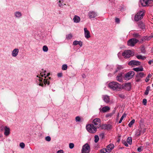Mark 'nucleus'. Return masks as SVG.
<instances>
[{"instance_id": "nucleus-23", "label": "nucleus", "mask_w": 153, "mask_h": 153, "mask_svg": "<svg viewBox=\"0 0 153 153\" xmlns=\"http://www.w3.org/2000/svg\"><path fill=\"white\" fill-rule=\"evenodd\" d=\"M102 98L103 100L106 103H108L109 102V97L107 95H104L102 96Z\"/></svg>"}, {"instance_id": "nucleus-35", "label": "nucleus", "mask_w": 153, "mask_h": 153, "mask_svg": "<svg viewBox=\"0 0 153 153\" xmlns=\"http://www.w3.org/2000/svg\"><path fill=\"white\" fill-rule=\"evenodd\" d=\"M134 122L135 120L134 119H133L128 124V126L130 127H131L132 126L134 123Z\"/></svg>"}, {"instance_id": "nucleus-30", "label": "nucleus", "mask_w": 153, "mask_h": 153, "mask_svg": "<svg viewBox=\"0 0 153 153\" xmlns=\"http://www.w3.org/2000/svg\"><path fill=\"white\" fill-rule=\"evenodd\" d=\"M150 86H148L146 88V90L144 94L146 95H147L149 93V91L150 90Z\"/></svg>"}, {"instance_id": "nucleus-37", "label": "nucleus", "mask_w": 153, "mask_h": 153, "mask_svg": "<svg viewBox=\"0 0 153 153\" xmlns=\"http://www.w3.org/2000/svg\"><path fill=\"white\" fill-rule=\"evenodd\" d=\"M42 50L44 52H46L48 50V47L46 45H44L43 47Z\"/></svg>"}, {"instance_id": "nucleus-53", "label": "nucleus", "mask_w": 153, "mask_h": 153, "mask_svg": "<svg viewBox=\"0 0 153 153\" xmlns=\"http://www.w3.org/2000/svg\"><path fill=\"white\" fill-rule=\"evenodd\" d=\"M143 103L145 105L147 102V100L145 99H144L143 100Z\"/></svg>"}, {"instance_id": "nucleus-42", "label": "nucleus", "mask_w": 153, "mask_h": 153, "mask_svg": "<svg viewBox=\"0 0 153 153\" xmlns=\"http://www.w3.org/2000/svg\"><path fill=\"white\" fill-rule=\"evenodd\" d=\"M46 75V74L45 73L44 74H43L42 73H41L40 74V76L41 77L44 76L45 78H46V76H45ZM49 75H50V73H48L47 74L46 77L48 76Z\"/></svg>"}, {"instance_id": "nucleus-19", "label": "nucleus", "mask_w": 153, "mask_h": 153, "mask_svg": "<svg viewBox=\"0 0 153 153\" xmlns=\"http://www.w3.org/2000/svg\"><path fill=\"white\" fill-rule=\"evenodd\" d=\"M106 68L109 71H112L114 69H115V68L113 65H107L106 67Z\"/></svg>"}, {"instance_id": "nucleus-44", "label": "nucleus", "mask_w": 153, "mask_h": 153, "mask_svg": "<svg viewBox=\"0 0 153 153\" xmlns=\"http://www.w3.org/2000/svg\"><path fill=\"white\" fill-rule=\"evenodd\" d=\"M45 140L47 141H50L51 140V138L50 137L48 136L45 137Z\"/></svg>"}, {"instance_id": "nucleus-49", "label": "nucleus", "mask_w": 153, "mask_h": 153, "mask_svg": "<svg viewBox=\"0 0 153 153\" xmlns=\"http://www.w3.org/2000/svg\"><path fill=\"white\" fill-rule=\"evenodd\" d=\"M123 144L126 147L128 146V145L127 144V143L126 141H123Z\"/></svg>"}, {"instance_id": "nucleus-9", "label": "nucleus", "mask_w": 153, "mask_h": 153, "mask_svg": "<svg viewBox=\"0 0 153 153\" xmlns=\"http://www.w3.org/2000/svg\"><path fill=\"white\" fill-rule=\"evenodd\" d=\"M128 65L131 66H138L140 65V62L135 60H132L128 62Z\"/></svg>"}, {"instance_id": "nucleus-43", "label": "nucleus", "mask_w": 153, "mask_h": 153, "mask_svg": "<svg viewBox=\"0 0 153 153\" xmlns=\"http://www.w3.org/2000/svg\"><path fill=\"white\" fill-rule=\"evenodd\" d=\"M19 146L22 149H24L25 147V144L23 143H21L19 144Z\"/></svg>"}, {"instance_id": "nucleus-56", "label": "nucleus", "mask_w": 153, "mask_h": 153, "mask_svg": "<svg viewBox=\"0 0 153 153\" xmlns=\"http://www.w3.org/2000/svg\"><path fill=\"white\" fill-rule=\"evenodd\" d=\"M146 36H144L143 39H141V41L140 42V43H142L143 42V41L144 40L146 39Z\"/></svg>"}, {"instance_id": "nucleus-24", "label": "nucleus", "mask_w": 153, "mask_h": 153, "mask_svg": "<svg viewBox=\"0 0 153 153\" xmlns=\"http://www.w3.org/2000/svg\"><path fill=\"white\" fill-rule=\"evenodd\" d=\"M142 132V130L141 128H140L138 129L135 132V135L138 137L141 134Z\"/></svg>"}, {"instance_id": "nucleus-59", "label": "nucleus", "mask_w": 153, "mask_h": 153, "mask_svg": "<svg viewBox=\"0 0 153 153\" xmlns=\"http://www.w3.org/2000/svg\"><path fill=\"white\" fill-rule=\"evenodd\" d=\"M138 152H140L141 151V148L140 147H138L137 149Z\"/></svg>"}, {"instance_id": "nucleus-5", "label": "nucleus", "mask_w": 153, "mask_h": 153, "mask_svg": "<svg viewBox=\"0 0 153 153\" xmlns=\"http://www.w3.org/2000/svg\"><path fill=\"white\" fill-rule=\"evenodd\" d=\"M90 146L87 143L83 146L81 150L82 153H89L90 151Z\"/></svg>"}, {"instance_id": "nucleus-28", "label": "nucleus", "mask_w": 153, "mask_h": 153, "mask_svg": "<svg viewBox=\"0 0 153 153\" xmlns=\"http://www.w3.org/2000/svg\"><path fill=\"white\" fill-rule=\"evenodd\" d=\"M133 37L139 39L141 37V36L138 33H134L132 34Z\"/></svg>"}, {"instance_id": "nucleus-12", "label": "nucleus", "mask_w": 153, "mask_h": 153, "mask_svg": "<svg viewBox=\"0 0 153 153\" xmlns=\"http://www.w3.org/2000/svg\"><path fill=\"white\" fill-rule=\"evenodd\" d=\"M84 35L85 38L88 39L91 37L89 31L87 30L86 28H84Z\"/></svg>"}, {"instance_id": "nucleus-63", "label": "nucleus", "mask_w": 153, "mask_h": 153, "mask_svg": "<svg viewBox=\"0 0 153 153\" xmlns=\"http://www.w3.org/2000/svg\"><path fill=\"white\" fill-rule=\"evenodd\" d=\"M120 55H121V53H120L119 52L118 53V57H119V56H120Z\"/></svg>"}, {"instance_id": "nucleus-2", "label": "nucleus", "mask_w": 153, "mask_h": 153, "mask_svg": "<svg viewBox=\"0 0 153 153\" xmlns=\"http://www.w3.org/2000/svg\"><path fill=\"white\" fill-rule=\"evenodd\" d=\"M86 128L88 131L91 133H94L97 131V128L95 127L93 124L87 125Z\"/></svg>"}, {"instance_id": "nucleus-50", "label": "nucleus", "mask_w": 153, "mask_h": 153, "mask_svg": "<svg viewBox=\"0 0 153 153\" xmlns=\"http://www.w3.org/2000/svg\"><path fill=\"white\" fill-rule=\"evenodd\" d=\"M125 86L126 87H128L129 88H131V84L129 83H127L125 84Z\"/></svg>"}, {"instance_id": "nucleus-6", "label": "nucleus", "mask_w": 153, "mask_h": 153, "mask_svg": "<svg viewBox=\"0 0 153 153\" xmlns=\"http://www.w3.org/2000/svg\"><path fill=\"white\" fill-rule=\"evenodd\" d=\"M139 42V40L135 38L130 39L127 42L128 46L133 47L135 45Z\"/></svg>"}, {"instance_id": "nucleus-10", "label": "nucleus", "mask_w": 153, "mask_h": 153, "mask_svg": "<svg viewBox=\"0 0 153 153\" xmlns=\"http://www.w3.org/2000/svg\"><path fill=\"white\" fill-rule=\"evenodd\" d=\"M88 16L90 19H91L96 17L97 16V14L95 12L91 11L89 12Z\"/></svg>"}, {"instance_id": "nucleus-22", "label": "nucleus", "mask_w": 153, "mask_h": 153, "mask_svg": "<svg viewBox=\"0 0 153 153\" xmlns=\"http://www.w3.org/2000/svg\"><path fill=\"white\" fill-rule=\"evenodd\" d=\"M10 133V129L9 128L7 127V126L5 127V131L4 132V134L6 136H8Z\"/></svg>"}, {"instance_id": "nucleus-21", "label": "nucleus", "mask_w": 153, "mask_h": 153, "mask_svg": "<svg viewBox=\"0 0 153 153\" xmlns=\"http://www.w3.org/2000/svg\"><path fill=\"white\" fill-rule=\"evenodd\" d=\"M133 70L136 72H138L139 71H143V68L142 66H140V67L133 68Z\"/></svg>"}, {"instance_id": "nucleus-55", "label": "nucleus", "mask_w": 153, "mask_h": 153, "mask_svg": "<svg viewBox=\"0 0 153 153\" xmlns=\"http://www.w3.org/2000/svg\"><path fill=\"white\" fill-rule=\"evenodd\" d=\"M57 76L58 77H62V73H58L57 74Z\"/></svg>"}, {"instance_id": "nucleus-8", "label": "nucleus", "mask_w": 153, "mask_h": 153, "mask_svg": "<svg viewBox=\"0 0 153 153\" xmlns=\"http://www.w3.org/2000/svg\"><path fill=\"white\" fill-rule=\"evenodd\" d=\"M134 72L133 71H130L125 75V77L126 79H131L134 75Z\"/></svg>"}, {"instance_id": "nucleus-18", "label": "nucleus", "mask_w": 153, "mask_h": 153, "mask_svg": "<svg viewBox=\"0 0 153 153\" xmlns=\"http://www.w3.org/2000/svg\"><path fill=\"white\" fill-rule=\"evenodd\" d=\"M148 0H140V3L143 6H146L148 4Z\"/></svg>"}, {"instance_id": "nucleus-31", "label": "nucleus", "mask_w": 153, "mask_h": 153, "mask_svg": "<svg viewBox=\"0 0 153 153\" xmlns=\"http://www.w3.org/2000/svg\"><path fill=\"white\" fill-rule=\"evenodd\" d=\"M152 74H149L148 76H147L146 78L145 79V81L146 82H148L149 80V78H151L152 76Z\"/></svg>"}, {"instance_id": "nucleus-58", "label": "nucleus", "mask_w": 153, "mask_h": 153, "mask_svg": "<svg viewBox=\"0 0 153 153\" xmlns=\"http://www.w3.org/2000/svg\"><path fill=\"white\" fill-rule=\"evenodd\" d=\"M112 115V114H107L106 115V117H111Z\"/></svg>"}, {"instance_id": "nucleus-45", "label": "nucleus", "mask_w": 153, "mask_h": 153, "mask_svg": "<svg viewBox=\"0 0 153 153\" xmlns=\"http://www.w3.org/2000/svg\"><path fill=\"white\" fill-rule=\"evenodd\" d=\"M74 147V144L72 143H70L69 144V147L70 149H72Z\"/></svg>"}, {"instance_id": "nucleus-40", "label": "nucleus", "mask_w": 153, "mask_h": 153, "mask_svg": "<svg viewBox=\"0 0 153 153\" xmlns=\"http://www.w3.org/2000/svg\"><path fill=\"white\" fill-rule=\"evenodd\" d=\"M100 153H105L107 152V150L106 149H103L100 150Z\"/></svg>"}, {"instance_id": "nucleus-4", "label": "nucleus", "mask_w": 153, "mask_h": 153, "mask_svg": "<svg viewBox=\"0 0 153 153\" xmlns=\"http://www.w3.org/2000/svg\"><path fill=\"white\" fill-rule=\"evenodd\" d=\"M134 55V52L130 50H125L122 53V55L126 59L129 58Z\"/></svg>"}, {"instance_id": "nucleus-46", "label": "nucleus", "mask_w": 153, "mask_h": 153, "mask_svg": "<svg viewBox=\"0 0 153 153\" xmlns=\"http://www.w3.org/2000/svg\"><path fill=\"white\" fill-rule=\"evenodd\" d=\"M76 122H80L81 120V118L79 116H77L76 117Z\"/></svg>"}, {"instance_id": "nucleus-7", "label": "nucleus", "mask_w": 153, "mask_h": 153, "mask_svg": "<svg viewBox=\"0 0 153 153\" xmlns=\"http://www.w3.org/2000/svg\"><path fill=\"white\" fill-rule=\"evenodd\" d=\"M92 123L97 128H99L101 126V120L100 118H96L93 120Z\"/></svg>"}, {"instance_id": "nucleus-16", "label": "nucleus", "mask_w": 153, "mask_h": 153, "mask_svg": "<svg viewBox=\"0 0 153 153\" xmlns=\"http://www.w3.org/2000/svg\"><path fill=\"white\" fill-rule=\"evenodd\" d=\"M19 49L18 48H15L12 52V55L13 57H16L18 54Z\"/></svg>"}, {"instance_id": "nucleus-60", "label": "nucleus", "mask_w": 153, "mask_h": 153, "mask_svg": "<svg viewBox=\"0 0 153 153\" xmlns=\"http://www.w3.org/2000/svg\"><path fill=\"white\" fill-rule=\"evenodd\" d=\"M149 1H148V4L149 3H152L153 2V1L152 0H148Z\"/></svg>"}, {"instance_id": "nucleus-39", "label": "nucleus", "mask_w": 153, "mask_h": 153, "mask_svg": "<svg viewBox=\"0 0 153 153\" xmlns=\"http://www.w3.org/2000/svg\"><path fill=\"white\" fill-rule=\"evenodd\" d=\"M44 84H45V85L46 84H48V85H49L50 84L49 82V80H48V79H44Z\"/></svg>"}, {"instance_id": "nucleus-33", "label": "nucleus", "mask_w": 153, "mask_h": 153, "mask_svg": "<svg viewBox=\"0 0 153 153\" xmlns=\"http://www.w3.org/2000/svg\"><path fill=\"white\" fill-rule=\"evenodd\" d=\"M126 114H125V113H124L123 114V115L121 117V118L120 119V120H119V123H121L122 122V120H123V118L124 117H126Z\"/></svg>"}, {"instance_id": "nucleus-51", "label": "nucleus", "mask_w": 153, "mask_h": 153, "mask_svg": "<svg viewBox=\"0 0 153 153\" xmlns=\"http://www.w3.org/2000/svg\"><path fill=\"white\" fill-rule=\"evenodd\" d=\"M139 27L142 29H144L145 28V25L143 24H141L139 26Z\"/></svg>"}, {"instance_id": "nucleus-14", "label": "nucleus", "mask_w": 153, "mask_h": 153, "mask_svg": "<svg viewBox=\"0 0 153 153\" xmlns=\"http://www.w3.org/2000/svg\"><path fill=\"white\" fill-rule=\"evenodd\" d=\"M101 128L102 129L108 130L111 128V126L109 124H105L102 125Z\"/></svg>"}, {"instance_id": "nucleus-3", "label": "nucleus", "mask_w": 153, "mask_h": 153, "mask_svg": "<svg viewBox=\"0 0 153 153\" xmlns=\"http://www.w3.org/2000/svg\"><path fill=\"white\" fill-rule=\"evenodd\" d=\"M144 10H142L139 11L134 16V20L136 21H138L142 19L144 15Z\"/></svg>"}, {"instance_id": "nucleus-41", "label": "nucleus", "mask_w": 153, "mask_h": 153, "mask_svg": "<svg viewBox=\"0 0 153 153\" xmlns=\"http://www.w3.org/2000/svg\"><path fill=\"white\" fill-rule=\"evenodd\" d=\"M94 142L95 143H97L99 140V137L98 135H96L94 136Z\"/></svg>"}, {"instance_id": "nucleus-64", "label": "nucleus", "mask_w": 153, "mask_h": 153, "mask_svg": "<svg viewBox=\"0 0 153 153\" xmlns=\"http://www.w3.org/2000/svg\"><path fill=\"white\" fill-rule=\"evenodd\" d=\"M119 96H120V97H122V95H119Z\"/></svg>"}, {"instance_id": "nucleus-34", "label": "nucleus", "mask_w": 153, "mask_h": 153, "mask_svg": "<svg viewBox=\"0 0 153 153\" xmlns=\"http://www.w3.org/2000/svg\"><path fill=\"white\" fill-rule=\"evenodd\" d=\"M136 57L139 59H141L143 60L144 59L146 58L145 56H143L141 55H138Z\"/></svg>"}, {"instance_id": "nucleus-11", "label": "nucleus", "mask_w": 153, "mask_h": 153, "mask_svg": "<svg viewBox=\"0 0 153 153\" xmlns=\"http://www.w3.org/2000/svg\"><path fill=\"white\" fill-rule=\"evenodd\" d=\"M123 74L122 73H120L118 74L116 77V79L117 81L120 82H123Z\"/></svg>"}, {"instance_id": "nucleus-54", "label": "nucleus", "mask_w": 153, "mask_h": 153, "mask_svg": "<svg viewBox=\"0 0 153 153\" xmlns=\"http://www.w3.org/2000/svg\"><path fill=\"white\" fill-rule=\"evenodd\" d=\"M78 45H79L81 47L82 46V43L81 41H79Z\"/></svg>"}, {"instance_id": "nucleus-1", "label": "nucleus", "mask_w": 153, "mask_h": 153, "mask_svg": "<svg viewBox=\"0 0 153 153\" xmlns=\"http://www.w3.org/2000/svg\"><path fill=\"white\" fill-rule=\"evenodd\" d=\"M109 87L113 91H119L123 88L121 85L116 82H112L108 84Z\"/></svg>"}, {"instance_id": "nucleus-15", "label": "nucleus", "mask_w": 153, "mask_h": 153, "mask_svg": "<svg viewBox=\"0 0 153 153\" xmlns=\"http://www.w3.org/2000/svg\"><path fill=\"white\" fill-rule=\"evenodd\" d=\"M123 67L122 65H116L115 68V71L114 72V74H115L116 73L120 71L121 70L123 69Z\"/></svg>"}, {"instance_id": "nucleus-38", "label": "nucleus", "mask_w": 153, "mask_h": 153, "mask_svg": "<svg viewBox=\"0 0 153 153\" xmlns=\"http://www.w3.org/2000/svg\"><path fill=\"white\" fill-rule=\"evenodd\" d=\"M68 68V66L66 64H64L62 66V69L63 70H66Z\"/></svg>"}, {"instance_id": "nucleus-25", "label": "nucleus", "mask_w": 153, "mask_h": 153, "mask_svg": "<svg viewBox=\"0 0 153 153\" xmlns=\"http://www.w3.org/2000/svg\"><path fill=\"white\" fill-rule=\"evenodd\" d=\"M137 77L141 78H143L146 76V74L143 72H140L137 74Z\"/></svg>"}, {"instance_id": "nucleus-47", "label": "nucleus", "mask_w": 153, "mask_h": 153, "mask_svg": "<svg viewBox=\"0 0 153 153\" xmlns=\"http://www.w3.org/2000/svg\"><path fill=\"white\" fill-rule=\"evenodd\" d=\"M141 78H140L137 77V76L136 75V77L135 78L136 82H139L141 81Z\"/></svg>"}, {"instance_id": "nucleus-27", "label": "nucleus", "mask_w": 153, "mask_h": 153, "mask_svg": "<svg viewBox=\"0 0 153 153\" xmlns=\"http://www.w3.org/2000/svg\"><path fill=\"white\" fill-rule=\"evenodd\" d=\"M39 76H38V75H37L36 76L37 77H38V78H39L38 79H39V82H40V83L39 84V85L40 86H41L42 87H43L44 86V84L43 83H41V82H42V80L43 79L42 78L40 77Z\"/></svg>"}, {"instance_id": "nucleus-32", "label": "nucleus", "mask_w": 153, "mask_h": 153, "mask_svg": "<svg viewBox=\"0 0 153 153\" xmlns=\"http://www.w3.org/2000/svg\"><path fill=\"white\" fill-rule=\"evenodd\" d=\"M127 142L129 144L131 145L132 144V140L131 137H128L127 139Z\"/></svg>"}, {"instance_id": "nucleus-17", "label": "nucleus", "mask_w": 153, "mask_h": 153, "mask_svg": "<svg viewBox=\"0 0 153 153\" xmlns=\"http://www.w3.org/2000/svg\"><path fill=\"white\" fill-rule=\"evenodd\" d=\"M15 16L16 18H20L22 16L21 13L19 11H17L14 13Z\"/></svg>"}, {"instance_id": "nucleus-26", "label": "nucleus", "mask_w": 153, "mask_h": 153, "mask_svg": "<svg viewBox=\"0 0 153 153\" xmlns=\"http://www.w3.org/2000/svg\"><path fill=\"white\" fill-rule=\"evenodd\" d=\"M109 107L108 106H105L103 107L102 109V110L103 112H105L110 110Z\"/></svg>"}, {"instance_id": "nucleus-57", "label": "nucleus", "mask_w": 153, "mask_h": 153, "mask_svg": "<svg viewBox=\"0 0 153 153\" xmlns=\"http://www.w3.org/2000/svg\"><path fill=\"white\" fill-rule=\"evenodd\" d=\"M64 152L63 150H60L59 151H58L56 153H63Z\"/></svg>"}, {"instance_id": "nucleus-20", "label": "nucleus", "mask_w": 153, "mask_h": 153, "mask_svg": "<svg viewBox=\"0 0 153 153\" xmlns=\"http://www.w3.org/2000/svg\"><path fill=\"white\" fill-rule=\"evenodd\" d=\"M73 20L74 22L77 23H79L80 22V18L79 16L75 15L74 16Z\"/></svg>"}, {"instance_id": "nucleus-13", "label": "nucleus", "mask_w": 153, "mask_h": 153, "mask_svg": "<svg viewBox=\"0 0 153 153\" xmlns=\"http://www.w3.org/2000/svg\"><path fill=\"white\" fill-rule=\"evenodd\" d=\"M114 145L112 143H110L107 146L106 149L108 153L111 152L112 150L114 148Z\"/></svg>"}, {"instance_id": "nucleus-29", "label": "nucleus", "mask_w": 153, "mask_h": 153, "mask_svg": "<svg viewBox=\"0 0 153 153\" xmlns=\"http://www.w3.org/2000/svg\"><path fill=\"white\" fill-rule=\"evenodd\" d=\"M57 0L59 1L58 2V4L60 7L65 5V4H64L63 3V0Z\"/></svg>"}, {"instance_id": "nucleus-52", "label": "nucleus", "mask_w": 153, "mask_h": 153, "mask_svg": "<svg viewBox=\"0 0 153 153\" xmlns=\"http://www.w3.org/2000/svg\"><path fill=\"white\" fill-rule=\"evenodd\" d=\"M115 22L118 24H119L120 23V20L118 18H115Z\"/></svg>"}, {"instance_id": "nucleus-36", "label": "nucleus", "mask_w": 153, "mask_h": 153, "mask_svg": "<svg viewBox=\"0 0 153 153\" xmlns=\"http://www.w3.org/2000/svg\"><path fill=\"white\" fill-rule=\"evenodd\" d=\"M73 37L72 34L71 33L68 34L66 36V39L68 40L71 39Z\"/></svg>"}, {"instance_id": "nucleus-61", "label": "nucleus", "mask_w": 153, "mask_h": 153, "mask_svg": "<svg viewBox=\"0 0 153 153\" xmlns=\"http://www.w3.org/2000/svg\"><path fill=\"white\" fill-rule=\"evenodd\" d=\"M152 61L151 60H150L149 61L148 63L149 64H151Z\"/></svg>"}, {"instance_id": "nucleus-48", "label": "nucleus", "mask_w": 153, "mask_h": 153, "mask_svg": "<svg viewBox=\"0 0 153 153\" xmlns=\"http://www.w3.org/2000/svg\"><path fill=\"white\" fill-rule=\"evenodd\" d=\"M79 41H74L73 42V45H74L76 46L78 45Z\"/></svg>"}, {"instance_id": "nucleus-62", "label": "nucleus", "mask_w": 153, "mask_h": 153, "mask_svg": "<svg viewBox=\"0 0 153 153\" xmlns=\"http://www.w3.org/2000/svg\"><path fill=\"white\" fill-rule=\"evenodd\" d=\"M145 131H146V129H143V133H144L145 132Z\"/></svg>"}]
</instances>
